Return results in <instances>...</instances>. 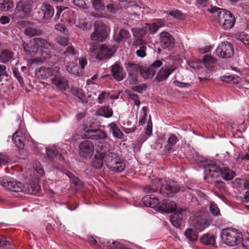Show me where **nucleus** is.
Segmentation results:
<instances>
[{"mask_svg": "<svg viewBox=\"0 0 249 249\" xmlns=\"http://www.w3.org/2000/svg\"><path fill=\"white\" fill-rule=\"evenodd\" d=\"M210 211L211 213L215 216H218L220 214V212L218 207L213 202L211 203Z\"/></svg>", "mask_w": 249, "mask_h": 249, "instance_id": "54", "label": "nucleus"}, {"mask_svg": "<svg viewBox=\"0 0 249 249\" xmlns=\"http://www.w3.org/2000/svg\"><path fill=\"white\" fill-rule=\"evenodd\" d=\"M87 0H72L73 4L78 7L83 9H87L88 6L86 3Z\"/></svg>", "mask_w": 249, "mask_h": 249, "instance_id": "55", "label": "nucleus"}, {"mask_svg": "<svg viewBox=\"0 0 249 249\" xmlns=\"http://www.w3.org/2000/svg\"><path fill=\"white\" fill-rule=\"evenodd\" d=\"M145 133L148 136L151 135L152 133V124L150 119L148 122Z\"/></svg>", "mask_w": 249, "mask_h": 249, "instance_id": "63", "label": "nucleus"}, {"mask_svg": "<svg viewBox=\"0 0 249 249\" xmlns=\"http://www.w3.org/2000/svg\"><path fill=\"white\" fill-rule=\"evenodd\" d=\"M79 65L72 64V66H68L67 70L72 74L80 76L82 74L83 70L87 64V60L85 58L82 57L79 60Z\"/></svg>", "mask_w": 249, "mask_h": 249, "instance_id": "14", "label": "nucleus"}, {"mask_svg": "<svg viewBox=\"0 0 249 249\" xmlns=\"http://www.w3.org/2000/svg\"><path fill=\"white\" fill-rule=\"evenodd\" d=\"M40 189V186L36 182H32L24 186V192L27 194H36Z\"/></svg>", "mask_w": 249, "mask_h": 249, "instance_id": "29", "label": "nucleus"}, {"mask_svg": "<svg viewBox=\"0 0 249 249\" xmlns=\"http://www.w3.org/2000/svg\"><path fill=\"white\" fill-rule=\"evenodd\" d=\"M147 107H142L143 112L142 113V116L140 118L139 121V124L140 125H142L145 123V121L147 118Z\"/></svg>", "mask_w": 249, "mask_h": 249, "instance_id": "51", "label": "nucleus"}, {"mask_svg": "<svg viewBox=\"0 0 249 249\" xmlns=\"http://www.w3.org/2000/svg\"><path fill=\"white\" fill-rule=\"evenodd\" d=\"M93 8L97 11H101L105 9V4L102 0H91Z\"/></svg>", "mask_w": 249, "mask_h": 249, "instance_id": "44", "label": "nucleus"}, {"mask_svg": "<svg viewBox=\"0 0 249 249\" xmlns=\"http://www.w3.org/2000/svg\"><path fill=\"white\" fill-rule=\"evenodd\" d=\"M86 132L89 134V138L93 140L104 139L106 137V133L100 129H89L87 127L84 129Z\"/></svg>", "mask_w": 249, "mask_h": 249, "instance_id": "19", "label": "nucleus"}, {"mask_svg": "<svg viewBox=\"0 0 249 249\" xmlns=\"http://www.w3.org/2000/svg\"><path fill=\"white\" fill-rule=\"evenodd\" d=\"M235 175V173L232 170L228 168H223L220 170V177H221L225 180H232Z\"/></svg>", "mask_w": 249, "mask_h": 249, "instance_id": "31", "label": "nucleus"}, {"mask_svg": "<svg viewBox=\"0 0 249 249\" xmlns=\"http://www.w3.org/2000/svg\"><path fill=\"white\" fill-rule=\"evenodd\" d=\"M183 210L181 211H177L170 216V221L174 227L179 228L183 224Z\"/></svg>", "mask_w": 249, "mask_h": 249, "instance_id": "18", "label": "nucleus"}, {"mask_svg": "<svg viewBox=\"0 0 249 249\" xmlns=\"http://www.w3.org/2000/svg\"><path fill=\"white\" fill-rule=\"evenodd\" d=\"M244 204L246 207L249 209V191H247L245 195Z\"/></svg>", "mask_w": 249, "mask_h": 249, "instance_id": "64", "label": "nucleus"}, {"mask_svg": "<svg viewBox=\"0 0 249 249\" xmlns=\"http://www.w3.org/2000/svg\"><path fill=\"white\" fill-rule=\"evenodd\" d=\"M242 246L247 249H249V233H248L246 235H245L244 238H242Z\"/></svg>", "mask_w": 249, "mask_h": 249, "instance_id": "60", "label": "nucleus"}, {"mask_svg": "<svg viewBox=\"0 0 249 249\" xmlns=\"http://www.w3.org/2000/svg\"><path fill=\"white\" fill-rule=\"evenodd\" d=\"M21 3H17L16 8L14 13L11 15V18L13 20H16L19 18H23L26 17L25 14H24L21 10Z\"/></svg>", "mask_w": 249, "mask_h": 249, "instance_id": "35", "label": "nucleus"}, {"mask_svg": "<svg viewBox=\"0 0 249 249\" xmlns=\"http://www.w3.org/2000/svg\"><path fill=\"white\" fill-rule=\"evenodd\" d=\"M72 92L73 94L79 99L83 100L85 97L82 89H73Z\"/></svg>", "mask_w": 249, "mask_h": 249, "instance_id": "62", "label": "nucleus"}, {"mask_svg": "<svg viewBox=\"0 0 249 249\" xmlns=\"http://www.w3.org/2000/svg\"><path fill=\"white\" fill-rule=\"evenodd\" d=\"M216 55L223 58L231 57L233 54V48L230 42L221 43L216 48Z\"/></svg>", "mask_w": 249, "mask_h": 249, "instance_id": "10", "label": "nucleus"}, {"mask_svg": "<svg viewBox=\"0 0 249 249\" xmlns=\"http://www.w3.org/2000/svg\"><path fill=\"white\" fill-rule=\"evenodd\" d=\"M52 83L60 90H66L69 89L68 81L59 73L51 79Z\"/></svg>", "mask_w": 249, "mask_h": 249, "instance_id": "15", "label": "nucleus"}, {"mask_svg": "<svg viewBox=\"0 0 249 249\" xmlns=\"http://www.w3.org/2000/svg\"><path fill=\"white\" fill-rule=\"evenodd\" d=\"M210 224L208 213L203 211L196 212L192 220V224L196 230L199 231L205 229Z\"/></svg>", "mask_w": 249, "mask_h": 249, "instance_id": "6", "label": "nucleus"}, {"mask_svg": "<svg viewBox=\"0 0 249 249\" xmlns=\"http://www.w3.org/2000/svg\"><path fill=\"white\" fill-rule=\"evenodd\" d=\"M125 67L128 73L138 74L141 71V67L140 65L131 62L125 63Z\"/></svg>", "mask_w": 249, "mask_h": 249, "instance_id": "38", "label": "nucleus"}, {"mask_svg": "<svg viewBox=\"0 0 249 249\" xmlns=\"http://www.w3.org/2000/svg\"><path fill=\"white\" fill-rule=\"evenodd\" d=\"M158 182L161 184L160 193L165 196H172L179 190L178 186L173 182L165 179H158Z\"/></svg>", "mask_w": 249, "mask_h": 249, "instance_id": "8", "label": "nucleus"}, {"mask_svg": "<svg viewBox=\"0 0 249 249\" xmlns=\"http://www.w3.org/2000/svg\"><path fill=\"white\" fill-rule=\"evenodd\" d=\"M200 241L205 245H213L215 244V236L210 233H205L200 238Z\"/></svg>", "mask_w": 249, "mask_h": 249, "instance_id": "36", "label": "nucleus"}, {"mask_svg": "<svg viewBox=\"0 0 249 249\" xmlns=\"http://www.w3.org/2000/svg\"><path fill=\"white\" fill-rule=\"evenodd\" d=\"M45 151L47 157L50 159L53 158L58 153L56 146L54 145L46 147Z\"/></svg>", "mask_w": 249, "mask_h": 249, "instance_id": "42", "label": "nucleus"}, {"mask_svg": "<svg viewBox=\"0 0 249 249\" xmlns=\"http://www.w3.org/2000/svg\"><path fill=\"white\" fill-rule=\"evenodd\" d=\"M130 37L129 32L125 29H121L119 32V36L115 38V40L119 42L124 39H127Z\"/></svg>", "mask_w": 249, "mask_h": 249, "instance_id": "47", "label": "nucleus"}, {"mask_svg": "<svg viewBox=\"0 0 249 249\" xmlns=\"http://www.w3.org/2000/svg\"><path fill=\"white\" fill-rule=\"evenodd\" d=\"M14 7V3L10 0H3L0 3V11L8 12L11 10Z\"/></svg>", "mask_w": 249, "mask_h": 249, "instance_id": "41", "label": "nucleus"}, {"mask_svg": "<svg viewBox=\"0 0 249 249\" xmlns=\"http://www.w3.org/2000/svg\"><path fill=\"white\" fill-rule=\"evenodd\" d=\"M186 238L190 241H195L197 239L198 236L196 232L191 229H187L184 233Z\"/></svg>", "mask_w": 249, "mask_h": 249, "instance_id": "45", "label": "nucleus"}, {"mask_svg": "<svg viewBox=\"0 0 249 249\" xmlns=\"http://www.w3.org/2000/svg\"><path fill=\"white\" fill-rule=\"evenodd\" d=\"M138 74L128 73V80L132 84H135L138 83Z\"/></svg>", "mask_w": 249, "mask_h": 249, "instance_id": "59", "label": "nucleus"}, {"mask_svg": "<svg viewBox=\"0 0 249 249\" xmlns=\"http://www.w3.org/2000/svg\"><path fill=\"white\" fill-rule=\"evenodd\" d=\"M39 31L33 28H26L25 33L26 35L33 36L39 34Z\"/></svg>", "mask_w": 249, "mask_h": 249, "instance_id": "53", "label": "nucleus"}, {"mask_svg": "<svg viewBox=\"0 0 249 249\" xmlns=\"http://www.w3.org/2000/svg\"><path fill=\"white\" fill-rule=\"evenodd\" d=\"M59 68L55 65L52 66H42L38 70V73L40 74L42 79H45L51 76L54 77L59 72Z\"/></svg>", "mask_w": 249, "mask_h": 249, "instance_id": "12", "label": "nucleus"}, {"mask_svg": "<svg viewBox=\"0 0 249 249\" xmlns=\"http://www.w3.org/2000/svg\"><path fill=\"white\" fill-rule=\"evenodd\" d=\"M160 38L161 45L163 48L170 50L174 47L175 39L168 32H161L160 35Z\"/></svg>", "mask_w": 249, "mask_h": 249, "instance_id": "13", "label": "nucleus"}, {"mask_svg": "<svg viewBox=\"0 0 249 249\" xmlns=\"http://www.w3.org/2000/svg\"><path fill=\"white\" fill-rule=\"evenodd\" d=\"M236 39L241 41L244 44L249 46V36L244 33H236L235 35Z\"/></svg>", "mask_w": 249, "mask_h": 249, "instance_id": "43", "label": "nucleus"}, {"mask_svg": "<svg viewBox=\"0 0 249 249\" xmlns=\"http://www.w3.org/2000/svg\"><path fill=\"white\" fill-rule=\"evenodd\" d=\"M0 184L3 187L13 192H24V185L21 183L12 180L6 177L0 178Z\"/></svg>", "mask_w": 249, "mask_h": 249, "instance_id": "9", "label": "nucleus"}, {"mask_svg": "<svg viewBox=\"0 0 249 249\" xmlns=\"http://www.w3.org/2000/svg\"><path fill=\"white\" fill-rule=\"evenodd\" d=\"M178 141V137L175 134H171L168 138V143L165 146L166 149L169 151L172 150Z\"/></svg>", "mask_w": 249, "mask_h": 249, "instance_id": "40", "label": "nucleus"}, {"mask_svg": "<svg viewBox=\"0 0 249 249\" xmlns=\"http://www.w3.org/2000/svg\"><path fill=\"white\" fill-rule=\"evenodd\" d=\"M69 40L66 37H59L57 38V42L60 45L66 46L68 44Z\"/></svg>", "mask_w": 249, "mask_h": 249, "instance_id": "61", "label": "nucleus"}, {"mask_svg": "<svg viewBox=\"0 0 249 249\" xmlns=\"http://www.w3.org/2000/svg\"><path fill=\"white\" fill-rule=\"evenodd\" d=\"M94 152V147L93 143L90 141H84L79 145V153L81 157L89 159Z\"/></svg>", "mask_w": 249, "mask_h": 249, "instance_id": "11", "label": "nucleus"}, {"mask_svg": "<svg viewBox=\"0 0 249 249\" xmlns=\"http://www.w3.org/2000/svg\"><path fill=\"white\" fill-rule=\"evenodd\" d=\"M220 170L221 168L214 163H209L204 166L205 174L213 178H218L220 177Z\"/></svg>", "mask_w": 249, "mask_h": 249, "instance_id": "17", "label": "nucleus"}, {"mask_svg": "<svg viewBox=\"0 0 249 249\" xmlns=\"http://www.w3.org/2000/svg\"><path fill=\"white\" fill-rule=\"evenodd\" d=\"M221 237L224 244L231 247L239 244L243 238L242 233L232 228L223 229L221 232Z\"/></svg>", "mask_w": 249, "mask_h": 249, "instance_id": "1", "label": "nucleus"}, {"mask_svg": "<svg viewBox=\"0 0 249 249\" xmlns=\"http://www.w3.org/2000/svg\"><path fill=\"white\" fill-rule=\"evenodd\" d=\"M103 160H104V154L97 153L94 156L92 165L96 168H100L103 165Z\"/></svg>", "mask_w": 249, "mask_h": 249, "instance_id": "34", "label": "nucleus"}, {"mask_svg": "<svg viewBox=\"0 0 249 249\" xmlns=\"http://www.w3.org/2000/svg\"><path fill=\"white\" fill-rule=\"evenodd\" d=\"M96 115L109 118L113 115V110L108 106H102L96 111Z\"/></svg>", "mask_w": 249, "mask_h": 249, "instance_id": "27", "label": "nucleus"}, {"mask_svg": "<svg viewBox=\"0 0 249 249\" xmlns=\"http://www.w3.org/2000/svg\"><path fill=\"white\" fill-rule=\"evenodd\" d=\"M142 201L146 206L152 208H156L160 204V200L154 195L146 196L142 198Z\"/></svg>", "mask_w": 249, "mask_h": 249, "instance_id": "22", "label": "nucleus"}, {"mask_svg": "<svg viewBox=\"0 0 249 249\" xmlns=\"http://www.w3.org/2000/svg\"><path fill=\"white\" fill-rule=\"evenodd\" d=\"M25 134L20 131L16 132L13 136V140L17 147L22 149L24 147Z\"/></svg>", "mask_w": 249, "mask_h": 249, "instance_id": "24", "label": "nucleus"}, {"mask_svg": "<svg viewBox=\"0 0 249 249\" xmlns=\"http://www.w3.org/2000/svg\"><path fill=\"white\" fill-rule=\"evenodd\" d=\"M13 57V53L8 49L3 50L0 53V61L3 63H6Z\"/></svg>", "mask_w": 249, "mask_h": 249, "instance_id": "33", "label": "nucleus"}, {"mask_svg": "<svg viewBox=\"0 0 249 249\" xmlns=\"http://www.w3.org/2000/svg\"><path fill=\"white\" fill-rule=\"evenodd\" d=\"M132 31L134 37L137 39L136 41L137 44L138 43V42H139L140 43H143L144 42L143 38L146 32V30L145 28H133L132 29Z\"/></svg>", "mask_w": 249, "mask_h": 249, "instance_id": "28", "label": "nucleus"}, {"mask_svg": "<svg viewBox=\"0 0 249 249\" xmlns=\"http://www.w3.org/2000/svg\"><path fill=\"white\" fill-rule=\"evenodd\" d=\"M159 207L161 211L166 213H170L176 210L177 208L176 203L173 201L166 200L162 202L161 205Z\"/></svg>", "mask_w": 249, "mask_h": 249, "instance_id": "26", "label": "nucleus"}, {"mask_svg": "<svg viewBox=\"0 0 249 249\" xmlns=\"http://www.w3.org/2000/svg\"><path fill=\"white\" fill-rule=\"evenodd\" d=\"M175 70V68L173 65H165L162 67L156 76V80L158 82L165 80Z\"/></svg>", "mask_w": 249, "mask_h": 249, "instance_id": "16", "label": "nucleus"}, {"mask_svg": "<svg viewBox=\"0 0 249 249\" xmlns=\"http://www.w3.org/2000/svg\"><path fill=\"white\" fill-rule=\"evenodd\" d=\"M147 86L145 84H141L138 85L133 86L131 88L132 89L139 93H142L143 91L145 90Z\"/></svg>", "mask_w": 249, "mask_h": 249, "instance_id": "52", "label": "nucleus"}, {"mask_svg": "<svg viewBox=\"0 0 249 249\" xmlns=\"http://www.w3.org/2000/svg\"><path fill=\"white\" fill-rule=\"evenodd\" d=\"M40 11L43 15V19L47 20L51 18L53 15L54 10L50 4L43 3L40 6Z\"/></svg>", "mask_w": 249, "mask_h": 249, "instance_id": "23", "label": "nucleus"}, {"mask_svg": "<svg viewBox=\"0 0 249 249\" xmlns=\"http://www.w3.org/2000/svg\"><path fill=\"white\" fill-rule=\"evenodd\" d=\"M18 3H21V10L27 17L33 8L31 2L30 1H20Z\"/></svg>", "mask_w": 249, "mask_h": 249, "instance_id": "37", "label": "nucleus"}, {"mask_svg": "<svg viewBox=\"0 0 249 249\" xmlns=\"http://www.w3.org/2000/svg\"><path fill=\"white\" fill-rule=\"evenodd\" d=\"M104 161L107 166L112 171L121 172L125 168L124 162L115 153L109 151L105 153Z\"/></svg>", "mask_w": 249, "mask_h": 249, "instance_id": "2", "label": "nucleus"}, {"mask_svg": "<svg viewBox=\"0 0 249 249\" xmlns=\"http://www.w3.org/2000/svg\"><path fill=\"white\" fill-rule=\"evenodd\" d=\"M216 60L211 56L205 55L203 59V64L209 71H212L215 66Z\"/></svg>", "mask_w": 249, "mask_h": 249, "instance_id": "30", "label": "nucleus"}, {"mask_svg": "<svg viewBox=\"0 0 249 249\" xmlns=\"http://www.w3.org/2000/svg\"><path fill=\"white\" fill-rule=\"evenodd\" d=\"M216 21L224 30L231 29L234 25L235 19L233 15L227 10H221L217 14Z\"/></svg>", "mask_w": 249, "mask_h": 249, "instance_id": "5", "label": "nucleus"}, {"mask_svg": "<svg viewBox=\"0 0 249 249\" xmlns=\"http://www.w3.org/2000/svg\"><path fill=\"white\" fill-rule=\"evenodd\" d=\"M165 13L168 15L167 17H168L169 16H172L174 18L179 19H182L184 18V16H183L182 13L178 10L171 11V12H169V13L165 12Z\"/></svg>", "mask_w": 249, "mask_h": 249, "instance_id": "49", "label": "nucleus"}, {"mask_svg": "<svg viewBox=\"0 0 249 249\" xmlns=\"http://www.w3.org/2000/svg\"><path fill=\"white\" fill-rule=\"evenodd\" d=\"M111 71L114 79L117 81H121L125 77V73L123 68L118 63H115L112 66Z\"/></svg>", "mask_w": 249, "mask_h": 249, "instance_id": "20", "label": "nucleus"}, {"mask_svg": "<svg viewBox=\"0 0 249 249\" xmlns=\"http://www.w3.org/2000/svg\"><path fill=\"white\" fill-rule=\"evenodd\" d=\"M39 37L34 38L33 40H31L29 44L24 42L22 44L23 48L27 54L33 55L35 53H38V48L40 47L34 43L35 40Z\"/></svg>", "mask_w": 249, "mask_h": 249, "instance_id": "21", "label": "nucleus"}, {"mask_svg": "<svg viewBox=\"0 0 249 249\" xmlns=\"http://www.w3.org/2000/svg\"><path fill=\"white\" fill-rule=\"evenodd\" d=\"M108 127L112 131L114 137L119 139L123 138V133L115 124L112 123L108 125Z\"/></svg>", "mask_w": 249, "mask_h": 249, "instance_id": "39", "label": "nucleus"}, {"mask_svg": "<svg viewBox=\"0 0 249 249\" xmlns=\"http://www.w3.org/2000/svg\"><path fill=\"white\" fill-rule=\"evenodd\" d=\"M126 93L127 94L129 98L134 101L136 106H139L140 105L139 97L137 94H135L129 90L126 91Z\"/></svg>", "mask_w": 249, "mask_h": 249, "instance_id": "48", "label": "nucleus"}, {"mask_svg": "<svg viewBox=\"0 0 249 249\" xmlns=\"http://www.w3.org/2000/svg\"><path fill=\"white\" fill-rule=\"evenodd\" d=\"M34 43L38 45L41 48L37 53V58L34 60L35 62H43L46 59L51 57L52 53L51 49H53V46L48 43L45 39L41 38H38L35 40Z\"/></svg>", "mask_w": 249, "mask_h": 249, "instance_id": "3", "label": "nucleus"}, {"mask_svg": "<svg viewBox=\"0 0 249 249\" xmlns=\"http://www.w3.org/2000/svg\"><path fill=\"white\" fill-rule=\"evenodd\" d=\"M6 69L7 67L5 65L0 64V81L4 78H7L8 73Z\"/></svg>", "mask_w": 249, "mask_h": 249, "instance_id": "50", "label": "nucleus"}, {"mask_svg": "<svg viewBox=\"0 0 249 249\" xmlns=\"http://www.w3.org/2000/svg\"><path fill=\"white\" fill-rule=\"evenodd\" d=\"M63 53L70 58L74 59L76 58V53L72 46H68Z\"/></svg>", "mask_w": 249, "mask_h": 249, "instance_id": "46", "label": "nucleus"}, {"mask_svg": "<svg viewBox=\"0 0 249 249\" xmlns=\"http://www.w3.org/2000/svg\"><path fill=\"white\" fill-rule=\"evenodd\" d=\"M109 94L107 92H103L100 94L98 97L97 100L99 104H103L105 100L108 97Z\"/></svg>", "mask_w": 249, "mask_h": 249, "instance_id": "57", "label": "nucleus"}, {"mask_svg": "<svg viewBox=\"0 0 249 249\" xmlns=\"http://www.w3.org/2000/svg\"><path fill=\"white\" fill-rule=\"evenodd\" d=\"M91 55L94 56L97 59L104 60L109 59L115 52V49L113 47H108L105 44L102 45L97 49L96 46H92L90 48Z\"/></svg>", "mask_w": 249, "mask_h": 249, "instance_id": "4", "label": "nucleus"}, {"mask_svg": "<svg viewBox=\"0 0 249 249\" xmlns=\"http://www.w3.org/2000/svg\"><path fill=\"white\" fill-rule=\"evenodd\" d=\"M55 29L56 30L63 33V34L66 35L68 33V30L66 29V27L62 24H60V23L56 24L55 25Z\"/></svg>", "mask_w": 249, "mask_h": 249, "instance_id": "58", "label": "nucleus"}, {"mask_svg": "<svg viewBox=\"0 0 249 249\" xmlns=\"http://www.w3.org/2000/svg\"><path fill=\"white\" fill-rule=\"evenodd\" d=\"M156 73V70L152 69L150 66L141 69V75L144 79L152 78Z\"/></svg>", "mask_w": 249, "mask_h": 249, "instance_id": "32", "label": "nucleus"}, {"mask_svg": "<svg viewBox=\"0 0 249 249\" xmlns=\"http://www.w3.org/2000/svg\"><path fill=\"white\" fill-rule=\"evenodd\" d=\"M146 47L145 46L142 45L140 47V48L136 51L137 55L140 57H144L146 54Z\"/></svg>", "mask_w": 249, "mask_h": 249, "instance_id": "56", "label": "nucleus"}, {"mask_svg": "<svg viewBox=\"0 0 249 249\" xmlns=\"http://www.w3.org/2000/svg\"><path fill=\"white\" fill-rule=\"evenodd\" d=\"M164 24V20L161 19H159L155 22L146 24L144 28L146 31H148L150 33L154 34L160 27H162Z\"/></svg>", "mask_w": 249, "mask_h": 249, "instance_id": "25", "label": "nucleus"}, {"mask_svg": "<svg viewBox=\"0 0 249 249\" xmlns=\"http://www.w3.org/2000/svg\"><path fill=\"white\" fill-rule=\"evenodd\" d=\"M94 31L91 35L93 41H103L107 36V26L103 22L96 21L94 24Z\"/></svg>", "mask_w": 249, "mask_h": 249, "instance_id": "7", "label": "nucleus"}]
</instances>
